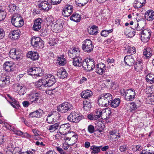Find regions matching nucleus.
Masks as SVG:
<instances>
[{"label": "nucleus", "instance_id": "49530a36", "mask_svg": "<svg viewBox=\"0 0 154 154\" xmlns=\"http://www.w3.org/2000/svg\"><path fill=\"white\" fill-rule=\"evenodd\" d=\"M146 81L151 84L154 82V75L152 74H149L146 76Z\"/></svg>", "mask_w": 154, "mask_h": 154}, {"label": "nucleus", "instance_id": "5701e85b", "mask_svg": "<svg viewBox=\"0 0 154 154\" xmlns=\"http://www.w3.org/2000/svg\"><path fill=\"white\" fill-rule=\"evenodd\" d=\"M85 59L83 60L81 58L79 57H76L73 59V65L75 66L83 67V62Z\"/></svg>", "mask_w": 154, "mask_h": 154}, {"label": "nucleus", "instance_id": "f8f14e48", "mask_svg": "<svg viewBox=\"0 0 154 154\" xmlns=\"http://www.w3.org/2000/svg\"><path fill=\"white\" fill-rule=\"evenodd\" d=\"M38 6L41 10L48 11L51 8L50 2L48 0L40 1Z\"/></svg>", "mask_w": 154, "mask_h": 154}, {"label": "nucleus", "instance_id": "5fc2aeb1", "mask_svg": "<svg viewBox=\"0 0 154 154\" xmlns=\"http://www.w3.org/2000/svg\"><path fill=\"white\" fill-rule=\"evenodd\" d=\"M112 29L108 30H103L101 32V35L102 36L106 37L108 35L109 33L112 32Z\"/></svg>", "mask_w": 154, "mask_h": 154}, {"label": "nucleus", "instance_id": "72a5a7b5", "mask_svg": "<svg viewBox=\"0 0 154 154\" xmlns=\"http://www.w3.org/2000/svg\"><path fill=\"white\" fill-rule=\"evenodd\" d=\"M3 66L4 70L7 72L11 71L13 69L12 63L9 61L6 62L4 63Z\"/></svg>", "mask_w": 154, "mask_h": 154}, {"label": "nucleus", "instance_id": "4c0bfd02", "mask_svg": "<svg viewBox=\"0 0 154 154\" xmlns=\"http://www.w3.org/2000/svg\"><path fill=\"white\" fill-rule=\"evenodd\" d=\"M60 70L57 72V75L60 79H63L67 77V73L65 69Z\"/></svg>", "mask_w": 154, "mask_h": 154}, {"label": "nucleus", "instance_id": "f3484780", "mask_svg": "<svg viewBox=\"0 0 154 154\" xmlns=\"http://www.w3.org/2000/svg\"><path fill=\"white\" fill-rule=\"evenodd\" d=\"M68 140L69 141L70 143L72 145L74 144L77 141L78 136L76 134L73 132H70L68 134V137H66Z\"/></svg>", "mask_w": 154, "mask_h": 154}, {"label": "nucleus", "instance_id": "b1692460", "mask_svg": "<svg viewBox=\"0 0 154 154\" xmlns=\"http://www.w3.org/2000/svg\"><path fill=\"white\" fill-rule=\"evenodd\" d=\"M42 21V20L40 18L36 19L34 22L32 27L33 29L36 31H39L41 28V25Z\"/></svg>", "mask_w": 154, "mask_h": 154}, {"label": "nucleus", "instance_id": "423d86ee", "mask_svg": "<svg viewBox=\"0 0 154 154\" xmlns=\"http://www.w3.org/2000/svg\"><path fill=\"white\" fill-rule=\"evenodd\" d=\"M73 108L72 105L70 103L66 102L63 103L58 106L57 108V110L62 113H66L70 111Z\"/></svg>", "mask_w": 154, "mask_h": 154}, {"label": "nucleus", "instance_id": "864d4df0", "mask_svg": "<svg viewBox=\"0 0 154 154\" xmlns=\"http://www.w3.org/2000/svg\"><path fill=\"white\" fill-rule=\"evenodd\" d=\"M143 149L142 147L140 145L132 146L131 147L132 150L134 152L140 151Z\"/></svg>", "mask_w": 154, "mask_h": 154}, {"label": "nucleus", "instance_id": "2eb2a0df", "mask_svg": "<svg viewBox=\"0 0 154 154\" xmlns=\"http://www.w3.org/2000/svg\"><path fill=\"white\" fill-rule=\"evenodd\" d=\"M102 110L100 109H98L95 112V114H89L88 116V119L91 120H97L100 117L102 118Z\"/></svg>", "mask_w": 154, "mask_h": 154}, {"label": "nucleus", "instance_id": "6ab92c4d", "mask_svg": "<svg viewBox=\"0 0 154 154\" xmlns=\"http://www.w3.org/2000/svg\"><path fill=\"white\" fill-rule=\"evenodd\" d=\"M106 70V66L103 63H99L96 66V72L100 75H102L105 73Z\"/></svg>", "mask_w": 154, "mask_h": 154}, {"label": "nucleus", "instance_id": "1a4fd4ad", "mask_svg": "<svg viewBox=\"0 0 154 154\" xmlns=\"http://www.w3.org/2000/svg\"><path fill=\"white\" fill-rule=\"evenodd\" d=\"M151 32L149 29H144L139 32L141 35V39L143 42H147L151 36Z\"/></svg>", "mask_w": 154, "mask_h": 154}, {"label": "nucleus", "instance_id": "ea45409f", "mask_svg": "<svg viewBox=\"0 0 154 154\" xmlns=\"http://www.w3.org/2000/svg\"><path fill=\"white\" fill-rule=\"evenodd\" d=\"M70 20L76 22L80 21L81 19L80 15L75 13H74L70 17Z\"/></svg>", "mask_w": 154, "mask_h": 154}, {"label": "nucleus", "instance_id": "6e6d98bb", "mask_svg": "<svg viewBox=\"0 0 154 154\" xmlns=\"http://www.w3.org/2000/svg\"><path fill=\"white\" fill-rule=\"evenodd\" d=\"M23 55L22 52L18 50H17L16 54H15L16 57L15 59L16 60H18L20 58H22Z\"/></svg>", "mask_w": 154, "mask_h": 154}, {"label": "nucleus", "instance_id": "a18cd8bd", "mask_svg": "<svg viewBox=\"0 0 154 154\" xmlns=\"http://www.w3.org/2000/svg\"><path fill=\"white\" fill-rule=\"evenodd\" d=\"M125 50L127 52L131 54H134L136 53V49L135 48L133 47L127 46L125 47Z\"/></svg>", "mask_w": 154, "mask_h": 154}, {"label": "nucleus", "instance_id": "473e14b6", "mask_svg": "<svg viewBox=\"0 0 154 154\" xmlns=\"http://www.w3.org/2000/svg\"><path fill=\"white\" fill-rule=\"evenodd\" d=\"M88 32L90 35H96L98 33V27L94 25L93 26L88 29Z\"/></svg>", "mask_w": 154, "mask_h": 154}, {"label": "nucleus", "instance_id": "0eeeda50", "mask_svg": "<svg viewBox=\"0 0 154 154\" xmlns=\"http://www.w3.org/2000/svg\"><path fill=\"white\" fill-rule=\"evenodd\" d=\"M11 22L12 25L17 27H21L24 24V21L20 15L16 14L12 17Z\"/></svg>", "mask_w": 154, "mask_h": 154}, {"label": "nucleus", "instance_id": "a878e982", "mask_svg": "<svg viewBox=\"0 0 154 154\" xmlns=\"http://www.w3.org/2000/svg\"><path fill=\"white\" fill-rule=\"evenodd\" d=\"M102 112V118L103 119H108L109 118L111 112L109 108L103 110Z\"/></svg>", "mask_w": 154, "mask_h": 154}, {"label": "nucleus", "instance_id": "680f3d73", "mask_svg": "<svg viewBox=\"0 0 154 154\" xmlns=\"http://www.w3.org/2000/svg\"><path fill=\"white\" fill-rule=\"evenodd\" d=\"M22 122L25 124L27 126L31 128L32 125L30 124V122L28 121H26L24 118L22 117L21 119Z\"/></svg>", "mask_w": 154, "mask_h": 154}, {"label": "nucleus", "instance_id": "8fccbe9b", "mask_svg": "<svg viewBox=\"0 0 154 154\" xmlns=\"http://www.w3.org/2000/svg\"><path fill=\"white\" fill-rule=\"evenodd\" d=\"M17 50L15 48L12 49L9 52V56L10 57L13 59H15V54Z\"/></svg>", "mask_w": 154, "mask_h": 154}, {"label": "nucleus", "instance_id": "a19ab883", "mask_svg": "<svg viewBox=\"0 0 154 154\" xmlns=\"http://www.w3.org/2000/svg\"><path fill=\"white\" fill-rule=\"evenodd\" d=\"M83 108L86 111H89L91 108V105L88 100H84L83 102Z\"/></svg>", "mask_w": 154, "mask_h": 154}, {"label": "nucleus", "instance_id": "9b49d317", "mask_svg": "<svg viewBox=\"0 0 154 154\" xmlns=\"http://www.w3.org/2000/svg\"><path fill=\"white\" fill-rule=\"evenodd\" d=\"M83 118V116L79 115L76 112H72L67 117V119L69 121L77 123Z\"/></svg>", "mask_w": 154, "mask_h": 154}, {"label": "nucleus", "instance_id": "9d476101", "mask_svg": "<svg viewBox=\"0 0 154 154\" xmlns=\"http://www.w3.org/2000/svg\"><path fill=\"white\" fill-rule=\"evenodd\" d=\"M123 95L126 100L131 101L135 98L136 96L135 90L132 88L127 89L125 91Z\"/></svg>", "mask_w": 154, "mask_h": 154}, {"label": "nucleus", "instance_id": "052dcab7", "mask_svg": "<svg viewBox=\"0 0 154 154\" xmlns=\"http://www.w3.org/2000/svg\"><path fill=\"white\" fill-rule=\"evenodd\" d=\"M22 86L18 83L15 84L13 86L14 91L16 92H18L19 90Z\"/></svg>", "mask_w": 154, "mask_h": 154}, {"label": "nucleus", "instance_id": "603ef678", "mask_svg": "<svg viewBox=\"0 0 154 154\" xmlns=\"http://www.w3.org/2000/svg\"><path fill=\"white\" fill-rule=\"evenodd\" d=\"M17 7L14 4H12L9 5L8 7V9L12 13L14 12L17 9Z\"/></svg>", "mask_w": 154, "mask_h": 154}, {"label": "nucleus", "instance_id": "412c9836", "mask_svg": "<svg viewBox=\"0 0 154 154\" xmlns=\"http://www.w3.org/2000/svg\"><path fill=\"white\" fill-rule=\"evenodd\" d=\"M145 19L148 21H152L154 19V11L151 9L146 11L145 13Z\"/></svg>", "mask_w": 154, "mask_h": 154}, {"label": "nucleus", "instance_id": "7c9ffc66", "mask_svg": "<svg viewBox=\"0 0 154 154\" xmlns=\"http://www.w3.org/2000/svg\"><path fill=\"white\" fill-rule=\"evenodd\" d=\"M20 32L19 29L13 31L10 34V37L14 40L17 39L20 37Z\"/></svg>", "mask_w": 154, "mask_h": 154}, {"label": "nucleus", "instance_id": "c9c22d12", "mask_svg": "<svg viewBox=\"0 0 154 154\" xmlns=\"http://www.w3.org/2000/svg\"><path fill=\"white\" fill-rule=\"evenodd\" d=\"M152 51L150 48H147L144 49L143 54L146 58H150L152 55Z\"/></svg>", "mask_w": 154, "mask_h": 154}, {"label": "nucleus", "instance_id": "7ed1b4c3", "mask_svg": "<svg viewBox=\"0 0 154 154\" xmlns=\"http://www.w3.org/2000/svg\"><path fill=\"white\" fill-rule=\"evenodd\" d=\"M28 97L29 100L32 103L39 104L42 101V94L39 92L32 91L28 94Z\"/></svg>", "mask_w": 154, "mask_h": 154}, {"label": "nucleus", "instance_id": "4be33fe9", "mask_svg": "<svg viewBox=\"0 0 154 154\" xmlns=\"http://www.w3.org/2000/svg\"><path fill=\"white\" fill-rule=\"evenodd\" d=\"M124 60L125 64L129 66H132L135 62L134 57L131 55L126 56Z\"/></svg>", "mask_w": 154, "mask_h": 154}, {"label": "nucleus", "instance_id": "f03ea898", "mask_svg": "<svg viewBox=\"0 0 154 154\" xmlns=\"http://www.w3.org/2000/svg\"><path fill=\"white\" fill-rule=\"evenodd\" d=\"M112 100V95L109 93H105L100 95L98 98V103L101 106L107 107Z\"/></svg>", "mask_w": 154, "mask_h": 154}, {"label": "nucleus", "instance_id": "79ce46f5", "mask_svg": "<svg viewBox=\"0 0 154 154\" xmlns=\"http://www.w3.org/2000/svg\"><path fill=\"white\" fill-rule=\"evenodd\" d=\"M59 127V124L56 123L54 124L48 126V129L51 132H53L57 129Z\"/></svg>", "mask_w": 154, "mask_h": 154}, {"label": "nucleus", "instance_id": "c756f323", "mask_svg": "<svg viewBox=\"0 0 154 154\" xmlns=\"http://www.w3.org/2000/svg\"><path fill=\"white\" fill-rule=\"evenodd\" d=\"M92 95V91L89 90L84 91L81 93V97L85 99H88L91 97Z\"/></svg>", "mask_w": 154, "mask_h": 154}, {"label": "nucleus", "instance_id": "6e6552de", "mask_svg": "<svg viewBox=\"0 0 154 154\" xmlns=\"http://www.w3.org/2000/svg\"><path fill=\"white\" fill-rule=\"evenodd\" d=\"M94 45L91 40L86 39L83 42L82 46V49L85 52L90 53L93 50Z\"/></svg>", "mask_w": 154, "mask_h": 154}, {"label": "nucleus", "instance_id": "69168bd1", "mask_svg": "<svg viewBox=\"0 0 154 154\" xmlns=\"http://www.w3.org/2000/svg\"><path fill=\"white\" fill-rule=\"evenodd\" d=\"M20 150H18V154H34L35 153V151L33 150L30 151H27L25 152H22L21 153H20Z\"/></svg>", "mask_w": 154, "mask_h": 154}, {"label": "nucleus", "instance_id": "a211bd4d", "mask_svg": "<svg viewBox=\"0 0 154 154\" xmlns=\"http://www.w3.org/2000/svg\"><path fill=\"white\" fill-rule=\"evenodd\" d=\"M26 56L33 61L38 60L39 57L38 52L32 51L28 52L26 54Z\"/></svg>", "mask_w": 154, "mask_h": 154}, {"label": "nucleus", "instance_id": "338daca9", "mask_svg": "<svg viewBox=\"0 0 154 154\" xmlns=\"http://www.w3.org/2000/svg\"><path fill=\"white\" fill-rule=\"evenodd\" d=\"M25 90V87L24 86H22L18 92L19 94L21 95H24L26 93Z\"/></svg>", "mask_w": 154, "mask_h": 154}, {"label": "nucleus", "instance_id": "20e7f679", "mask_svg": "<svg viewBox=\"0 0 154 154\" xmlns=\"http://www.w3.org/2000/svg\"><path fill=\"white\" fill-rule=\"evenodd\" d=\"M30 41L32 45L36 50L40 49L44 47V42L38 37H32Z\"/></svg>", "mask_w": 154, "mask_h": 154}, {"label": "nucleus", "instance_id": "cd10ccee", "mask_svg": "<svg viewBox=\"0 0 154 154\" xmlns=\"http://www.w3.org/2000/svg\"><path fill=\"white\" fill-rule=\"evenodd\" d=\"M134 69L137 72H140L143 70V63L141 61L136 62L134 64Z\"/></svg>", "mask_w": 154, "mask_h": 154}, {"label": "nucleus", "instance_id": "37998d69", "mask_svg": "<svg viewBox=\"0 0 154 154\" xmlns=\"http://www.w3.org/2000/svg\"><path fill=\"white\" fill-rule=\"evenodd\" d=\"M36 71H38L35 69V67L31 68L27 70V73L29 75L33 76V78H36Z\"/></svg>", "mask_w": 154, "mask_h": 154}, {"label": "nucleus", "instance_id": "393cba45", "mask_svg": "<svg viewBox=\"0 0 154 154\" xmlns=\"http://www.w3.org/2000/svg\"><path fill=\"white\" fill-rule=\"evenodd\" d=\"M8 150L14 153H18L19 148L18 147H15L14 145L12 143H10L8 144L7 146Z\"/></svg>", "mask_w": 154, "mask_h": 154}, {"label": "nucleus", "instance_id": "3c124183", "mask_svg": "<svg viewBox=\"0 0 154 154\" xmlns=\"http://www.w3.org/2000/svg\"><path fill=\"white\" fill-rule=\"evenodd\" d=\"M60 133L61 134L60 136L59 134H57L56 135V137H58L59 136H60V138L62 140L63 139L66 141L68 140V139H67L66 137H68L69 134H66L65 133H63L61 132H60Z\"/></svg>", "mask_w": 154, "mask_h": 154}, {"label": "nucleus", "instance_id": "13d9d810", "mask_svg": "<svg viewBox=\"0 0 154 154\" xmlns=\"http://www.w3.org/2000/svg\"><path fill=\"white\" fill-rule=\"evenodd\" d=\"M89 0H75V2L78 4H81L82 6H84L88 3Z\"/></svg>", "mask_w": 154, "mask_h": 154}, {"label": "nucleus", "instance_id": "2f4dec72", "mask_svg": "<svg viewBox=\"0 0 154 154\" xmlns=\"http://www.w3.org/2000/svg\"><path fill=\"white\" fill-rule=\"evenodd\" d=\"M120 102V99L118 98H116L113 100H112L110 102L109 106L112 107L116 108L119 105Z\"/></svg>", "mask_w": 154, "mask_h": 154}, {"label": "nucleus", "instance_id": "774afa93", "mask_svg": "<svg viewBox=\"0 0 154 154\" xmlns=\"http://www.w3.org/2000/svg\"><path fill=\"white\" fill-rule=\"evenodd\" d=\"M94 127L92 125H90L88 126V131L91 133H92L94 131Z\"/></svg>", "mask_w": 154, "mask_h": 154}, {"label": "nucleus", "instance_id": "c85d7f7f", "mask_svg": "<svg viewBox=\"0 0 154 154\" xmlns=\"http://www.w3.org/2000/svg\"><path fill=\"white\" fill-rule=\"evenodd\" d=\"M63 28V24L62 23H56L52 25V29L54 32H60L62 31Z\"/></svg>", "mask_w": 154, "mask_h": 154}, {"label": "nucleus", "instance_id": "f257e3e1", "mask_svg": "<svg viewBox=\"0 0 154 154\" xmlns=\"http://www.w3.org/2000/svg\"><path fill=\"white\" fill-rule=\"evenodd\" d=\"M55 78L51 74L45 75L41 79H39L35 83V86L37 88L42 86L45 87H50L56 82Z\"/></svg>", "mask_w": 154, "mask_h": 154}, {"label": "nucleus", "instance_id": "e2e57ef3", "mask_svg": "<svg viewBox=\"0 0 154 154\" xmlns=\"http://www.w3.org/2000/svg\"><path fill=\"white\" fill-rule=\"evenodd\" d=\"M53 112L55 117V119L59 120L61 119V116L59 112L56 111H54Z\"/></svg>", "mask_w": 154, "mask_h": 154}, {"label": "nucleus", "instance_id": "39448f33", "mask_svg": "<svg viewBox=\"0 0 154 154\" xmlns=\"http://www.w3.org/2000/svg\"><path fill=\"white\" fill-rule=\"evenodd\" d=\"M95 62L93 59L87 58L83 62V68L87 72L92 70L95 67Z\"/></svg>", "mask_w": 154, "mask_h": 154}, {"label": "nucleus", "instance_id": "0e129e2a", "mask_svg": "<svg viewBox=\"0 0 154 154\" xmlns=\"http://www.w3.org/2000/svg\"><path fill=\"white\" fill-rule=\"evenodd\" d=\"M12 102H10L11 105L14 108H17L16 106H17V101L16 100L15 98H12Z\"/></svg>", "mask_w": 154, "mask_h": 154}, {"label": "nucleus", "instance_id": "e433bc0d", "mask_svg": "<svg viewBox=\"0 0 154 154\" xmlns=\"http://www.w3.org/2000/svg\"><path fill=\"white\" fill-rule=\"evenodd\" d=\"M55 117L53 112L49 114L46 119L47 122L49 124H53L54 122Z\"/></svg>", "mask_w": 154, "mask_h": 154}, {"label": "nucleus", "instance_id": "ddd939ff", "mask_svg": "<svg viewBox=\"0 0 154 154\" xmlns=\"http://www.w3.org/2000/svg\"><path fill=\"white\" fill-rule=\"evenodd\" d=\"M11 77L9 75H2L0 78V86L4 87L8 85L10 82Z\"/></svg>", "mask_w": 154, "mask_h": 154}, {"label": "nucleus", "instance_id": "4d7b16f0", "mask_svg": "<svg viewBox=\"0 0 154 154\" xmlns=\"http://www.w3.org/2000/svg\"><path fill=\"white\" fill-rule=\"evenodd\" d=\"M143 5L141 4L139 2L137 1V0H135L133 4L134 7L135 8H140Z\"/></svg>", "mask_w": 154, "mask_h": 154}, {"label": "nucleus", "instance_id": "bf43d9fd", "mask_svg": "<svg viewBox=\"0 0 154 154\" xmlns=\"http://www.w3.org/2000/svg\"><path fill=\"white\" fill-rule=\"evenodd\" d=\"M6 13L0 9V21L3 20L5 18Z\"/></svg>", "mask_w": 154, "mask_h": 154}, {"label": "nucleus", "instance_id": "aec40b11", "mask_svg": "<svg viewBox=\"0 0 154 154\" xmlns=\"http://www.w3.org/2000/svg\"><path fill=\"white\" fill-rule=\"evenodd\" d=\"M70 129V125L68 123H66L61 125L59 128L60 131L61 132L65 133L66 134L70 133L69 132Z\"/></svg>", "mask_w": 154, "mask_h": 154}, {"label": "nucleus", "instance_id": "4468645a", "mask_svg": "<svg viewBox=\"0 0 154 154\" xmlns=\"http://www.w3.org/2000/svg\"><path fill=\"white\" fill-rule=\"evenodd\" d=\"M73 11L72 6L70 5H66L62 11V14L64 17H67L71 15Z\"/></svg>", "mask_w": 154, "mask_h": 154}, {"label": "nucleus", "instance_id": "de8ad7c7", "mask_svg": "<svg viewBox=\"0 0 154 154\" xmlns=\"http://www.w3.org/2000/svg\"><path fill=\"white\" fill-rule=\"evenodd\" d=\"M9 130L11 131H12L15 134L18 136H21L23 134L22 132L17 130L16 128L12 126L11 125Z\"/></svg>", "mask_w": 154, "mask_h": 154}, {"label": "nucleus", "instance_id": "bb28decb", "mask_svg": "<svg viewBox=\"0 0 154 154\" xmlns=\"http://www.w3.org/2000/svg\"><path fill=\"white\" fill-rule=\"evenodd\" d=\"M67 61L66 59L64 58V56L63 55L58 57L57 60V64L63 66L66 63Z\"/></svg>", "mask_w": 154, "mask_h": 154}, {"label": "nucleus", "instance_id": "58836bf2", "mask_svg": "<svg viewBox=\"0 0 154 154\" xmlns=\"http://www.w3.org/2000/svg\"><path fill=\"white\" fill-rule=\"evenodd\" d=\"M101 146H97L95 145H93L90 147V151H91L92 154L93 153H97L100 152Z\"/></svg>", "mask_w": 154, "mask_h": 154}, {"label": "nucleus", "instance_id": "f704fd0d", "mask_svg": "<svg viewBox=\"0 0 154 154\" xmlns=\"http://www.w3.org/2000/svg\"><path fill=\"white\" fill-rule=\"evenodd\" d=\"M42 110L40 109L37 110L30 113L29 116L31 117H40L42 115Z\"/></svg>", "mask_w": 154, "mask_h": 154}, {"label": "nucleus", "instance_id": "dca6fc26", "mask_svg": "<svg viewBox=\"0 0 154 154\" xmlns=\"http://www.w3.org/2000/svg\"><path fill=\"white\" fill-rule=\"evenodd\" d=\"M68 54L69 57L73 59L79 57L80 51L78 48H74L69 50L68 51Z\"/></svg>", "mask_w": 154, "mask_h": 154}, {"label": "nucleus", "instance_id": "09e8293b", "mask_svg": "<svg viewBox=\"0 0 154 154\" xmlns=\"http://www.w3.org/2000/svg\"><path fill=\"white\" fill-rule=\"evenodd\" d=\"M146 101L148 104H154V95H152L147 97L146 98Z\"/></svg>", "mask_w": 154, "mask_h": 154}, {"label": "nucleus", "instance_id": "c03bdc74", "mask_svg": "<svg viewBox=\"0 0 154 154\" xmlns=\"http://www.w3.org/2000/svg\"><path fill=\"white\" fill-rule=\"evenodd\" d=\"M104 127V124L101 121H98L96 124V128L97 130L99 131V132L102 131Z\"/></svg>", "mask_w": 154, "mask_h": 154}]
</instances>
